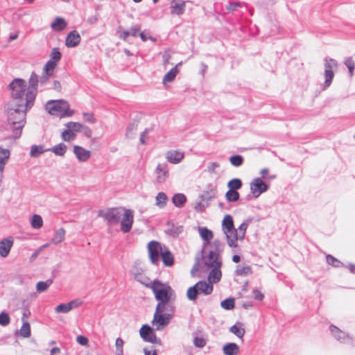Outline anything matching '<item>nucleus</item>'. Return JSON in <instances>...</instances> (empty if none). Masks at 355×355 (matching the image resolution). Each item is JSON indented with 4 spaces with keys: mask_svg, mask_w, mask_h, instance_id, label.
<instances>
[{
    "mask_svg": "<svg viewBox=\"0 0 355 355\" xmlns=\"http://www.w3.org/2000/svg\"><path fill=\"white\" fill-rule=\"evenodd\" d=\"M140 282L152 291L157 301L151 324L155 330H163L169 324L174 316L176 292L168 283L159 280H154L152 283Z\"/></svg>",
    "mask_w": 355,
    "mask_h": 355,
    "instance_id": "f257e3e1",
    "label": "nucleus"
},
{
    "mask_svg": "<svg viewBox=\"0 0 355 355\" xmlns=\"http://www.w3.org/2000/svg\"><path fill=\"white\" fill-rule=\"evenodd\" d=\"M38 78L33 72L27 83L22 78H15L8 85L11 103L16 106L32 107L37 94Z\"/></svg>",
    "mask_w": 355,
    "mask_h": 355,
    "instance_id": "f03ea898",
    "label": "nucleus"
},
{
    "mask_svg": "<svg viewBox=\"0 0 355 355\" xmlns=\"http://www.w3.org/2000/svg\"><path fill=\"white\" fill-rule=\"evenodd\" d=\"M98 215L109 224H120L123 233L130 232L134 223V211L125 207H112L100 210Z\"/></svg>",
    "mask_w": 355,
    "mask_h": 355,
    "instance_id": "7ed1b4c3",
    "label": "nucleus"
},
{
    "mask_svg": "<svg viewBox=\"0 0 355 355\" xmlns=\"http://www.w3.org/2000/svg\"><path fill=\"white\" fill-rule=\"evenodd\" d=\"M31 107L16 106L10 103L7 110V130L10 132L8 138L16 139L19 138L22 132V129L26 124V116L27 112Z\"/></svg>",
    "mask_w": 355,
    "mask_h": 355,
    "instance_id": "20e7f679",
    "label": "nucleus"
},
{
    "mask_svg": "<svg viewBox=\"0 0 355 355\" xmlns=\"http://www.w3.org/2000/svg\"><path fill=\"white\" fill-rule=\"evenodd\" d=\"M248 224L243 222L238 228H234V220L230 214L224 216L222 220V230L226 235L227 244L232 248L238 247V241L245 238Z\"/></svg>",
    "mask_w": 355,
    "mask_h": 355,
    "instance_id": "39448f33",
    "label": "nucleus"
},
{
    "mask_svg": "<svg viewBox=\"0 0 355 355\" xmlns=\"http://www.w3.org/2000/svg\"><path fill=\"white\" fill-rule=\"evenodd\" d=\"M46 109L50 114L60 118L70 117L74 113L69 109L68 102L64 100L50 101L46 103Z\"/></svg>",
    "mask_w": 355,
    "mask_h": 355,
    "instance_id": "423d86ee",
    "label": "nucleus"
},
{
    "mask_svg": "<svg viewBox=\"0 0 355 355\" xmlns=\"http://www.w3.org/2000/svg\"><path fill=\"white\" fill-rule=\"evenodd\" d=\"M213 284L210 282L199 281L187 291V297L191 301H195L198 294L210 295L213 292Z\"/></svg>",
    "mask_w": 355,
    "mask_h": 355,
    "instance_id": "0eeeda50",
    "label": "nucleus"
},
{
    "mask_svg": "<svg viewBox=\"0 0 355 355\" xmlns=\"http://www.w3.org/2000/svg\"><path fill=\"white\" fill-rule=\"evenodd\" d=\"M166 248V247L165 245H162L156 241H151L148 243L147 249L148 257L152 263L155 265L158 264L160 257Z\"/></svg>",
    "mask_w": 355,
    "mask_h": 355,
    "instance_id": "6e6552de",
    "label": "nucleus"
},
{
    "mask_svg": "<svg viewBox=\"0 0 355 355\" xmlns=\"http://www.w3.org/2000/svg\"><path fill=\"white\" fill-rule=\"evenodd\" d=\"M140 336L146 342L151 343H161L160 339H159L153 328L148 324H144L139 329Z\"/></svg>",
    "mask_w": 355,
    "mask_h": 355,
    "instance_id": "1a4fd4ad",
    "label": "nucleus"
},
{
    "mask_svg": "<svg viewBox=\"0 0 355 355\" xmlns=\"http://www.w3.org/2000/svg\"><path fill=\"white\" fill-rule=\"evenodd\" d=\"M338 67L337 62L334 59L327 60L324 64V87H329L334 77V69Z\"/></svg>",
    "mask_w": 355,
    "mask_h": 355,
    "instance_id": "9d476101",
    "label": "nucleus"
},
{
    "mask_svg": "<svg viewBox=\"0 0 355 355\" xmlns=\"http://www.w3.org/2000/svg\"><path fill=\"white\" fill-rule=\"evenodd\" d=\"M250 191L254 198H258L266 192L268 186L259 178H254L250 184Z\"/></svg>",
    "mask_w": 355,
    "mask_h": 355,
    "instance_id": "9b49d317",
    "label": "nucleus"
},
{
    "mask_svg": "<svg viewBox=\"0 0 355 355\" xmlns=\"http://www.w3.org/2000/svg\"><path fill=\"white\" fill-rule=\"evenodd\" d=\"M205 263L208 268L220 267L221 262L219 261V253L218 251H210L207 256L204 258Z\"/></svg>",
    "mask_w": 355,
    "mask_h": 355,
    "instance_id": "f8f14e48",
    "label": "nucleus"
},
{
    "mask_svg": "<svg viewBox=\"0 0 355 355\" xmlns=\"http://www.w3.org/2000/svg\"><path fill=\"white\" fill-rule=\"evenodd\" d=\"M82 304V301L76 300L66 304H60L55 308L57 313H68L71 310L79 307Z\"/></svg>",
    "mask_w": 355,
    "mask_h": 355,
    "instance_id": "ddd939ff",
    "label": "nucleus"
},
{
    "mask_svg": "<svg viewBox=\"0 0 355 355\" xmlns=\"http://www.w3.org/2000/svg\"><path fill=\"white\" fill-rule=\"evenodd\" d=\"M156 180L158 182H164L168 177L169 172L166 164H159L155 169Z\"/></svg>",
    "mask_w": 355,
    "mask_h": 355,
    "instance_id": "4468645a",
    "label": "nucleus"
},
{
    "mask_svg": "<svg viewBox=\"0 0 355 355\" xmlns=\"http://www.w3.org/2000/svg\"><path fill=\"white\" fill-rule=\"evenodd\" d=\"M73 153L76 158L81 162L87 161L91 156V152L89 150L77 145L73 146Z\"/></svg>",
    "mask_w": 355,
    "mask_h": 355,
    "instance_id": "2eb2a0df",
    "label": "nucleus"
},
{
    "mask_svg": "<svg viewBox=\"0 0 355 355\" xmlns=\"http://www.w3.org/2000/svg\"><path fill=\"white\" fill-rule=\"evenodd\" d=\"M183 152L176 150H169L166 154V159L172 164H178L184 158Z\"/></svg>",
    "mask_w": 355,
    "mask_h": 355,
    "instance_id": "dca6fc26",
    "label": "nucleus"
},
{
    "mask_svg": "<svg viewBox=\"0 0 355 355\" xmlns=\"http://www.w3.org/2000/svg\"><path fill=\"white\" fill-rule=\"evenodd\" d=\"M13 239L11 237L6 238L0 241V256L6 257L12 246Z\"/></svg>",
    "mask_w": 355,
    "mask_h": 355,
    "instance_id": "f3484780",
    "label": "nucleus"
},
{
    "mask_svg": "<svg viewBox=\"0 0 355 355\" xmlns=\"http://www.w3.org/2000/svg\"><path fill=\"white\" fill-rule=\"evenodd\" d=\"M80 36L76 31L70 32L66 38L65 44L67 47H75L79 44Z\"/></svg>",
    "mask_w": 355,
    "mask_h": 355,
    "instance_id": "a211bd4d",
    "label": "nucleus"
},
{
    "mask_svg": "<svg viewBox=\"0 0 355 355\" xmlns=\"http://www.w3.org/2000/svg\"><path fill=\"white\" fill-rule=\"evenodd\" d=\"M185 7V1L182 0H173L171 2V9L173 15H182L184 12Z\"/></svg>",
    "mask_w": 355,
    "mask_h": 355,
    "instance_id": "6ab92c4d",
    "label": "nucleus"
},
{
    "mask_svg": "<svg viewBox=\"0 0 355 355\" xmlns=\"http://www.w3.org/2000/svg\"><path fill=\"white\" fill-rule=\"evenodd\" d=\"M160 258L164 266L171 267L174 264V256L171 252L166 248L163 252Z\"/></svg>",
    "mask_w": 355,
    "mask_h": 355,
    "instance_id": "aec40b11",
    "label": "nucleus"
},
{
    "mask_svg": "<svg viewBox=\"0 0 355 355\" xmlns=\"http://www.w3.org/2000/svg\"><path fill=\"white\" fill-rule=\"evenodd\" d=\"M10 152L9 150L0 146V172L3 173L5 165L8 162L10 158Z\"/></svg>",
    "mask_w": 355,
    "mask_h": 355,
    "instance_id": "412c9836",
    "label": "nucleus"
},
{
    "mask_svg": "<svg viewBox=\"0 0 355 355\" xmlns=\"http://www.w3.org/2000/svg\"><path fill=\"white\" fill-rule=\"evenodd\" d=\"M211 268L212 269L208 276V281L213 284L220 281L222 274L220 271V267L216 266L212 267Z\"/></svg>",
    "mask_w": 355,
    "mask_h": 355,
    "instance_id": "4be33fe9",
    "label": "nucleus"
},
{
    "mask_svg": "<svg viewBox=\"0 0 355 355\" xmlns=\"http://www.w3.org/2000/svg\"><path fill=\"white\" fill-rule=\"evenodd\" d=\"M182 64V62L176 64L173 68H172L163 78V83L165 84L166 83H171L174 80L175 76L179 72L178 67Z\"/></svg>",
    "mask_w": 355,
    "mask_h": 355,
    "instance_id": "5701e85b",
    "label": "nucleus"
},
{
    "mask_svg": "<svg viewBox=\"0 0 355 355\" xmlns=\"http://www.w3.org/2000/svg\"><path fill=\"white\" fill-rule=\"evenodd\" d=\"M67 24L66 21L62 17H56L51 24V27L53 31H62L67 27Z\"/></svg>",
    "mask_w": 355,
    "mask_h": 355,
    "instance_id": "b1692460",
    "label": "nucleus"
},
{
    "mask_svg": "<svg viewBox=\"0 0 355 355\" xmlns=\"http://www.w3.org/2000/svg\"><path fill=\"white\" fill-rule=\"evenodd\" d=\"M223 351L225 355H237L239 353V346L234 343L223 346Z\"/></svg>",
    "mask_w": 355,
    "mask_h": 355,
    "instance_id": "393cba45",
    "label": "nucleus"
},
{
    "mask_svg": "<svg viewBox=\"0 0 355 355\" xmlns=\"http://www.w3.org/2000/svg\"><path fill=\"white\" fill-rule=\"evenodd\" d=\"M331 333L333 336L340 342H345L347 335L335 325H331L329 327Z\"/></svg>",
    "mask_w": 355,
    "mask_h": 355,
    "instance_id": "a878e982",
    "label": "nucleus"
},
{
    "mask_svg": "<svg viewBox=\"0 0 355 355\" xmlns=\"http://www.w3.org/2000/svg\"><path fill=\"white\" fill-rule=\"evenodd\" d=\"M199 234L205 244H208L214 237L212 231L207 227L199 228Z\"/></svg>",
    "mask_w": 355,
    "mask_h": 355,
    "instance_id": "bb28decb",
    "label": "nucleus"
},
{
    "mask_svg": "<svg viewBox=\"0 0 355 355\" xmlns=\"http://www.w3.org/2000/svg\"><path fill=\"white\" fill-rule=\"evenodd\" d=\"M65 230L64 228L58 229L54 234L51 240V243L53 244H58L62 242L65 238Z\"/></svg>",
    "mask_w": 355,
    "mask_h": 355,
    "instance_id": "cd10ccee",
    "label": "nucleus"
},
{
    "mask_svg": "<svg viewBox=\"0 0 355 355\" xmlns=\"http://www.w3.org/2000/svg\"><path fill=\"white\" fill-rule=\"evenodd\" d=\"M172 202L177 207H182L187 202V197L182 193H177L172 198Z\"/></svg>",
    "mask_w": 355,
    "mask_h": 355,
    "instance_id": "c85d7f7f",
    "label": "nucleus"
},
{
    "mask_svg": "<svg viewBox=\"0 0 355 355\" xmlns=\"http://www.w3.org/2000/svg\"><path fill=\"white\" fill-rule=\"evenodd\" d=\"M230 331L236 335L237 337L242 338L245 334V329L243 327V324L236 323L230 328Z\"/></svg>",
    "mask_w": 355,
    "mask_h": 355,
    "instance_id": "c756f323",
    "label": "nucleus"
},
{
    "mask_svg": "<svg viewBox=\"0 0 355 355\" xmlns=\"http://www.w3.org/2000/svg\"><path fill=\"white\" fill-rule=\"evenodd\" d=\"M67 149V147L64 144L60 143L51 148L50 150L56 155L63 156L65 154Z\"/></svg>",
    "mask_w": 355,
    "mask_h": 355,
    "instance_id": "7c9ffc66",
    "label": "nucleus"
},
{
    "mask_svg": "<svg viewBox=\"0 0 355 355\" xmlns=\"http://www.w3.org/2000/svg\"><path fill=\"white\" fill-rule=\"evenodd\" d=\"M168 198L164 192H159L156 196V205L160 208H163L166 205Z\"/></svg>",
    "mask_w": 355,
    "mask_h": 355,
    "instance_id": "2f4dec72",
    "label": "nucleus"
},
{
    "mask_svg": "<svg viewBox=\"0 0 355 355\" xmlns=\"http://www.w3.org/2000/svg\"><path fill=\"white\" fill-rule=\"evenodd\" d=\"M243 183L239 178H234L227 182V187L230 190L237 191L242 187Z\"/></svg>",
    "mask_w": 355,
    "mask_h": 355,
    "instance_id": "473e14b6",
    "label": "nucleus"
},
{
    "mask_svg": "<svg viewBox=\"0 0 355 355\" xmlns=\"http://www.w3.org/2000/svg\"><path fill=\"white\" fill-rule=\"evenodd\" d=\"M225 199L228 202H236L240 197V194L237 191L229 189L225 193Z\"/></svg>",
    "mask_w": 355,
    "mask_h": 355,
    "instance_id": "72a5a7b5",
    "label": "nucleus"
},
{
    "mask_svg": "<svg viewBox=\"0 0 355 355\" xmlns=\"http://www.w3.org/2000/svg\"><path fill=\"white\" fill-rule=\"evenodd\" d=\"M56 63L54 60H49L44 67V71L47 76L53 75L54 69L56 67Z\"/></svg>",
    "mask_w": 355,
    "mask_h": 355,
    "instance_id": "f704fd0d",
    "label": "nucleus"
},
{
    "mask_svg": "<svg viewBox=\"0 0 355 355\" xmlns=\"http://www.w3.org/2000/svg\"><path fill=\"white\" fill-rule=\"evenodd\" d=\"M31 226L35 229H40L43 225V220L40 215L35 214L31 218Z\"/></svg>",
    "mask_w": 355,
    "mask_h": 355,
    "instance_id": "c9c22d12",
    "label": "nucleus"
},
{
    "mask_svg": "<svg viewBox=\"0 0 355 355\" xmlns=\"http://www.w3.org/2000/svg\"><path fill=\"white\" fill-rule=\"evenodd\" d=\"M76 135L69 128L64 130L61 134V137L62 140L65 141H71L73 140L76 138Z\"/></svg>",
    "mask_w": 355,
    "mask_h": 355,
    "instance_id": "e433bc0d",
    "label": "nucleus"
},
{
    "mask_svg": "<svg viewBox=\"0 0 355 355\" xmlns=\"http://www.w3.org/2000/svg\"><path fill=\"white\" fill-rule=\"evenodd\" d=\"M19 333L21 336L28 338L31 336V326L28 322H24L20 328Z\"/></svg>",
    "mask_w": 355,
    "mask_h": 355,
    "instance_id": "4c0bfd02",
    "label": "nucleus"
},
{
    "mask_svg": "<svg viewBox=\"0 0 355 355\" xmlns=\"http://www.w3.org/2000/svg\"><path fill=\"white\" fill-rule=\"evenodd\" d=\"M65 126L76 134V132H80L83 125L78 122L71 121L67 123Z\"/></svg>",
    "mask_w": 355,
    "mask_h": 355,
    "instance_id": "58836bf2",
    "label": "nucleus"
},
{
    "mask_svg": "<svg viewBox=\"0 0 355 355\" xmlns=\"http://www.w3.org/2000/svg\"><path fill=\"white\" fill-rule=\"evenodd\" d=\"M252 268L249 266H240L236 270V274L240 276H246L252 274Z\"/></svg>",
    "mask_w": 355,
    "mask_h": 355,
    "instance_id": "ea45409f",
    "label": "nucleus"
},
{
    "mask_svg": "<svg viewBox=\"0 0 355 355\" xmlns=\"http://www.w3.org/2000/svg\"><path fill=\"white\" fill-rule=\"evenodd\" d=\"M230 162L234 166L238 167L243 164V158L241 155H236L230 157Z\"/></svg>",
    "mask_w": 355,
    "mask_h": 355,
    "instance_id": "a19ab883",
    "label": "nucleus"
},
{
    "mask_svg": "<svg viewBox=\"0 0 355 355\" xmlns=\"http://www.w3.org/2000/svg\"><path fill=\"white\" fill-rule=\"evenodd\" d=\"M51 284L52 280L39 282L36 285V290L37 292H43L46 291Z\"/></svg>",
    "mask_w": 355,
    "mask_h": 355,
    "instance_id": "79ce46f5",
    "label": "nucleus"
},
{
    "mask_svg": "<svg viewBox=\"0 0 355 355\" xmlns=\"http://www.w3.org/2000/svg\"><path fill=\"white\" fill-rule=\"evenodd\" d=\"M221 306L226 310L233 309L234 308V300L233 298H229L222 301Z\"/></svg>",
    "mask_w": 355,
    "mask_h": 355,
    "instance_id": "37998d69",
    "label": "nucleus"
},
{
    "mask_svg": "<svg viewBox=\"0 0 355 355\" xmlns=\"http://www.w3.org/2000/svg\"><path fill=\"white\" fill-rule=\"evenodd\" d=\"M44 152L42 146H33L31 149L30 155L32 157H37Z\"/></svg>",
    "mask_w": 355,
    "mask_h": 355,
    "instance_id": "c03bdc74",
    "label": "nucleus"
},
{
    "mask_svg": "<svg viewBox=\"0 0 355 355\" xmlns=\"http://www.w3.org/2000/svg\"><path fill=\"white\" fill-rule=\"evenodd\" d=\"M327 262L334 267H340L342 265V263L336 259L334 257L328 254L326 257Z\"/></svg>",
    "mask_w": 355,
    "mask_h": 355,
    "instance_id": "a18cd8bd",
    "label": "nucleus"
},
{
    "mask_svg": "<svg viewBox=\"0 0 355 355\" xmlns=\"http://www.w3.org/2000/svg\"><path fill=\"white\" fill-rule=\"evenodd\" d=\"M345 64L349 69L350 76H353L354 69L355 68V64L352 58H348L345 60Z\"/></svg>",
    "mask_w": 355,
    "mask_h": 355,
    "instance_id": "49530a36",
    "label": "nucleus"
},
{
    "mask_svg": "<svg viewBox=\"0 0 355 355\" xmlns=\"http://www.w3.org/2000/svg\"><path fill=\"white\" fill-rule=\"evenodd\" d=\"M50 58L51 59L49 60H54L55 63L57 64V62L61 59V53L58 49L54 48L51 53Z\"/></svg>",
    "mask_w": 355,
    "mask_h": 355,
    "instance_id": "de8ad7c7",
    "label": "nucleus"
},
{
    "mask_svg": "<svg viewBox=\"0 0 355 355\" xmlns=\"http://www.w3.org/2000/svg\"><path fill=\"white\" fill-rule=\"evenodd\" d=\"M10 322V318L8 313H1L0 314V325L6 326Z\"/></svg>",
    "mask_w": 355,
    "mask_h": 355,
    "instance_id": "09e8293b",
    "label": "nucleus"
},
{
    "mask_svg": "<svg viewBox=\"0 0 355 355\" xmlns=\"http://www.w3.org/2000/svg\"><path fill=\"white\" fill-rule=\"evenodd\" d=\"M206 340L202 337H196L193 339V344L196 347L202 348L206 345Z\"/></svg>",
    "mask_w": 355,
    "mask_h": 355,
    "instance_id": "8fccbe9b",
    "label": "nucleus"
},
{
    "mask_svg": "<svg viewBox=\"0 0 355 355\" xmlns=\"http://www.w3.org/2000/svg\"><path fill=\"white\" fill-rule=\"evenodd\" d=\"M220 164L217 162H211L207 166V171L209 173H216L217 168H218Z\"/></svg>",
    "mask_w": 355,
    "mask_h": 355,
    "instance_id": "3c124183",
    "label": "nucleus"
},
{
    "mask_svg": "<svg viewBox=\"0 0 355 355\" xmlns=\"http://www.w3.org/2000/svg\"><path fill=\"white\" fill-rule=\"evenodd\" d=\"M162 58H163V64L164 66H166L167 64H168L170 59L171 58L170 51L168 50V51H164L163 53Z\"/></svg>",
    "mask_w": 355,
    "mask_h": 355,
    "instance_id": "603ef678",
    "label": "nucleus"
},
{
    "mask_svg": "<svg viewBox=\"0 0 355 355\" xmlns=\"http://www.w3.org/2000/svg\"><path fill=\"white\" fill-rule=\"evenodd\" d=\"M124 342L123 339L121 338H118L116 339L115 341V346H116V352L119 351H123V347Z\"/></svg>",
    "mask_w": 355,
    "mask_h": 355,
    "instance_id": "864d4df0",
    "label": "nucleus"
},
{
    "mask_svg": "<svg viewBox=\"0 0 355 355\" xmlns=\"http://www.w3.org/2000/svg\"><path fill=\"white\" fill-rule=\"evenodd\" d=\"M141 31V27L136 26H133L130 29V35L132 37H137Z\"/></svg>",
    "mask_w": 355,
    "mask_h": 355,
    "instance_id": "5fc2aeb1",
    "label": "nucleus"
},
{
    "mask_svg": "<svg viewBox=\"0 0 355 355\" xmlns=\"http://www.w3.org/2000/svg\"><path fill=\"white\" fill-rule=\"evenodd\" d=\"M80 132H83L87 137H91L92 135V130L89 128L83 125L81 128Z\"/></svg>",
    "mask_w": 355,
    "mask_h": 355,
    "instance_id": "6e6d98bb",
    "label": "nucleus"
},
{
    "mask_svg": "<svg viewBox=\"0 0 355 355\" xmlns=\"http://www.w3.org/2000/svg\"><path fill=\"white\" fill-rule=\"evenodd\" d=\"M254 297L258 300H262L264 297V295L258 289L253 290Z\"/></svg>",
    "mask_w": 355,
    "mask_h": 355,
    "instance_id": "4d7b16f0",
    "label": "nucleus"
},
{
    "mask_svg": "<svg viewBox=\"0 0 355 355\" xmlns=\"http://www.w3.org/2000/svg\"><path fill=\"white\" fill-rule=\"evenodd\" d=\"M76 340L81 345H87L89 342L88 338L83 336H78Z\"/></svg>",
    "mask_w": 355,
    "mask_h": 355,
    "instance_id": "13d9d810",
    "label": "nucleus"
},
{
    "mask_svg": "<svg viewBox=\"0 0 355 355\" xmlns=\"http://www.w3.org/2000/svg\"><path fill=\"white\" fill-rule=\"evenodd\" d=\"M130 35L129 31H123L119 34V37L123 40L125 41L127 38Z\"/></svg>",
    "mask_w": 355,
    "mask_h": 355,
    "instance_id": "bf43d9fd",
    "label": "nucleus"
},
{
    "mask_svg": "<svg viewBox=\"0 0 355 355\" xmlns=\"http://www.w3.org/2000/svg\"><path fill=\"white\" fill-rule=\"evenodd\" d=\"M241 5L239 3H230L227 9L230 11V12H232L234 10H235L237 8L240 7Z\"/></svg>",
    "mask_w": 355,
    "mask_h": 355,
    "instance_id": "052dcab7",
    "label": "nucleus"
},
{
    "mask_svg": "<svg viewBox=\"0 0 355 355\" xmlns=\"http://www.w3.org/2000/svg\"><path fill=\"white\" fill-rule=\"evenodd\" d=\"M136 279L139 282H141L140 281H143V282H148V283H152V282H150L149 279L146 277H144L142 275L137 276Z\"/></svg>",
    "mask_w": 355,
    "mask_h": 355,
    "instance_id": "680f3d73",
    "label": "nucleus"
},
{
    "mask_svg": "<svg viewBox=\"0 0 355 355\" xmlns=\"http://www.w3.org/2000/svg\"><path fill=\"white\" fill-rule=\"evenodd\" d=\"M145 355H157L156 350L154 349H144Z\"/></svg>",
    "mask_w": 355,
    "mask_h": 355,
    "instance_id": "e2e57ef3",
    "label": "nucleus"
},
{
    "mask_svg": "<svg viewBox=\"0 0 355 355\" xmlns=\"http://www.w3.org/2000/svg\"><path fill=\"white\" fill-rule=\"evenodd\" d=\"M60 353V349L59 347H53L51 349L50 355H56Z\"/></svg>",
    "mask_w": 355,
    "mask_h": 355,
    "instance_id": "0e129e2a",
    "label": "nucleus"
},
{
    "mask_svg": "<svg viewBox=\"0 0 355 355\" xmlns=\"http://www.w3.org/2000/svg\"><path fill=\"white\" fill-rule=\"evenodd\" d=\"M147 130H145L144 131L141 135V137H140V141L142 144H144L146 143V140H145V138L147 135Z\"/></svg>",
    "mask_w": 355,
    "mask_h": 355,
    "instance_id": "69168bd1",
    "label": "nucleus"
},
{
    "mask_svg": "<svg viewBox=\"0 0 355 355\" xmlns=\"http://www.w3.org/2000/svg\"><path fill=\"white\" fill-rule=\"evenodd\" d=\"M138 35L140 37L143 42H146L147 40V37L144 33L140 31Z\"/></svg>",
    "mask_w": 355,
    "mask_h": 355,
    "instance_id": "338daca9",
    "label": "nucleus"
},
{
    "mask_svg": "<svg viewBox=\"0 0 355 355\" xmlns=\"http://www.w3.org/2000/svg\"><path fill=\"white\" fill-rule=\"evenodd\" d=\"M349 269L352 273L355 274V265H349Z\"/></svg>",
    "mask_w": 355,
    "mask_h": 355,
    "instance_id": "774afa93",
    "label": "nucleus"
}]
</instances>
